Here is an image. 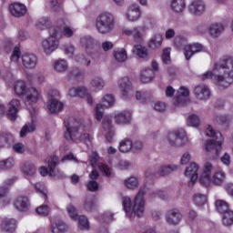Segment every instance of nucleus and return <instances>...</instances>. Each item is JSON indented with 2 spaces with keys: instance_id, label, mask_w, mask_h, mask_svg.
Here are the masks:
<instances>
[{
  "instance_id": "58836bf2",
  "label": "nucleus",
  "mask_w": 233,
  "mask_h": 233,
  "mask_svg": "<svg viewBox=\"0 0 233 233\" xmlns=\"http://www.w3.org/2000/svg\"><path fill=\"white\" fill-rule=\"evenodd\" d=\"M118 149L120 152H122V154H127V152L132 150V140L124 138L119 142Z\"/></svg>"
},
{
  "instance_id": "13d9d810",
  "label": "nucleus",
  "mask_w": 233,
  "mask_h": 233,
  "mask_svg": "<svg viewBox=\"0 0 233 233\" xmlns=\"http://www.w3.org/2000/svg\"><path fill=\"white\" fill-rule=\"evenodd\" d=\"M66 211L68 216L71 218V219H74L75 221L77 220V218L79 217V215H77V208H76L74 205L69 204L66 207Z\"/></svg>"
},
{
  "instance_id": "5701e85b",
  "label": "nucleus",
  "mask_w": 233,
  "mask_h": 233,
  "mask_svg": "<svg viewBox=\"0 0 233 233\" xmlns=\"http://www.w3.org/2000/svg\"><path fill=\"white\" fill-rule=\"evenodd\" d=\"M198 170H199V166L195 162L190 163L189 167L185 170L186 177L190 178V184L194 185L198 181Z\"/></svg>"
},
{
  "instance_id": "1a4fd4ad",
  "label": "nucleus",
  "mask_w": 233,
  "mask_h": 233,
  "mask_svg": "<svg viewBox=\"0 0 233 233\" xmlns=\"http://www.w3.org/2000/svg\"><path fill=\"white\" fill-rule=\"evenodd\" d=\"M57 97H59L58 90H50L48 92L49 104L47 108L51 114H57L63 110L64 105L61 103Z\"/></svg>"
},
{
  "instance_id": "e2e57ef3",
  "label": "nucleus",
  "mask_w": 233,
  "mask_h": 233,
  "mask_svg": "<svg viewBox=\"0 0 233 233\" xmlns=\"http://www.w3.org/2000/svg\"><path fill=\"white\" fill-rule=\"evenodd\" d=\"M102 127H103L105 132L114 130V126L112 125V119H110L108 117L104 118Z\"/></svg>"
},
{
  "instance_id": "603ef678",
  "label": "nucleus",
  "mask_w": 233,
  "mask_h": 233,
  "mask_svg": "<svg viewBox=\"0 0 233 233\" xmlns=\"http://www.w3.org/2000/svg\"><path fill=\"white\" fill-rule=\"evenodd\" d=\"M193 201L197 207H203L207 203V195L196 193L193 197Z\"/></svg>"
},
{
  "instance_id": "c85d7f7f",
  "label": "nucleus",
  "mask_w": 233,
  "mask_h": 233,
  "mask_svg": "<svg viewBox=\"0 0 233 233\" xmlns=\"http://www.w3.org/2000/svg\"><path fill=\"white\" fill-rule=\"evenodd\" d=\"M15 207L16 210L20 212H26L30 207V202H28V198L26 197H18L15 202Z\"/></svg>"
},
{
  "instance_id": "09e8293b",
  "label": "nucleus",
  "mask_w": 233,
  "mask_h": 233,
  "mask_svg": "<svg viewBox=\"0 0 233 233\" xmlns=\"http://www.w3.org/2000/svg\"><path fill=\"white\" fill-rule=\"evenodd\" d=\"M76 219L80 230H88L90 228V222H88V218L86 216H78Z\"/></svg>"
},
{
  "instance_id": "6ab92c4d",
  "label": "nucleus",
  "mask_w": 233,
  "mask_h": 233,
  "mask_svg": "<svg viewBox=\"0 0 233 233\" xmlns=\"http://www.w3.org/2000/svg\"><path fill=\"white\" fill-rule=\"evenodd\" d=\"M9 12L14 17H23L26 15V5L21 3H13L9 5Z\"/></svg>"
},
{
  "instance_id": "c756f323",
  "label": "nucleus",
  "mask_w": 233,
  "mask_h": 233,
  "mask_svg": "<svg viewBox=\"0 0 233 233\" xmlns=\"http://www.w3.org/2000/svg\"><path fill=\"white\" fill-rule=\"evenodd\" d=\"M218 72H219V71H214V73L212 71H207L204 75H202V79L203 80H205V79H214L215 83H216V86L220 90H223V88H228V86H219V79H218V77L219 76H223V75H221L219 73H218V75H217Z\"/></svg>"
},
{
  "instance_id": "5fc2aeb1",
  "label": "nucleus",
  "mask_w": 233,
  "mask_h": 233,
  "mask_svg": "<svg viewBox=\"0 0 233 233\" xmlns=\"http://www.w3.org/2000/svg\"><path fill=\"white\" fill-rule=\"evenodd\" d=\"M125 185L130 190H134V188H137V187H139V182L137 181V177H130L125 180Z\"/></svg>"
},
{
  "instance_id": "79ce46f5",
  "label": "nucleus",
  "mask_w": 233,
  "mask_h": 233,
  "mask_svg": "<svg viewBox=\"0 0 233 233\" xmlns=\"http://www.w3.org/2000/svg\"><path fill=\"white\" fill-rule=\"evenodd\" d=\"M70 97H85L86 96V87H73L68 90Z\"/></svg>"
},
{
  "instance_id": "4d7b16f0",
  "label": "nucleus",
  "mask_w": 233,
  "mask_h": 233,
  "mask_svg": "<svg viewBox=\"0 0 233 233\" xmlns=\"http://www.w3.org/2000/svg\"><path fill=\"white\" fill-rule=\"evenodd\" d=\"M14 165H15V162L12 157L0 161V168L2 170H7V168H13Z\"/></svg>"
},
{
  "instance_id": "774afa93",
  "label": "nucleus",
  "mask_w": 233,
  "mask_h": 233,
  "mask_svg": "<svg viewBox=\"0 0 233 233\" xmlns=\"http://www.w3.org/2000/svg\"><path fill=\"white\" fill-rule=\"evenodd\" d=\"M76 51V47L72 44H67L64 46V52L68 57H72L74 56V52Z\"/></svg>"
},
{
  "instance_id": "8fccbe9b",
  "label": "nucleus",
  "mask_w": 233,
  "mask_h": 233,
  "mask_svg": "<svg viewBox=\"0 0 233 233\" xmlns=\"http://www.w3.org/2000/svg\"><path fill=\"white\" fill-rule=\"evenodd\" d=\"M222 223L225 227H231L233 225V211H227L222 214Z\"/></svg>"
},
{
  "instance_id": "6e6552de",
  "label": "nucleus",
  "mask_w": 233,
  "mask_h": 233,
  "mask_svg": "<svg viewBox=\"0 0 233 233\" xmlns=\"http://www.w3.org/2000/svg\"><path fill=\"white\" fill-rule=\"evenodd\" d=\"M57 163H59V157L55 156L48 158L47 168L45 167H41L39 169L41 176L45 177L49 174L51 177H63V173H61L59 170L56 171V167H57Z\"/></svg>"
},
{
  "instance_id": "b1692460",
  "label": "nucleus",
  "mask_w": 233,
  "mask_h": 233,
  "mask_svg": "<svg viewBox=\"0 0 233 233\" xmlns=\"http://www.w3.org/2000/svg\"><path fill=\"white\" fill-rule=\"evenodd\" d=\"M17 228V221L14 218H5L1 223L2 232L14 233Z\"/></svg>"
},
{
  "instance_id": "052dcab7",
  "label": "nucleus",
  "mask_w": 233,
  "mask_h": 233,
  "mask_svg": "<svg viewBox=\"0 0 233 233\" xmlns=\"http://www.w3.org/2000/svg\"><path fill=\"white\" fill-rule=\"evenodd\" d=\"M200 123L201 120L199 119V116H198L197 115H191L187 117L188 127H199Z\"/></svg>"
},
{
  "instance_id": "bf43d9fd",
  "label": "nucleus",
  "mask_w": 233,
  "mask_h": 233,
  "mask_svg": "<svg viewBox=\"0 0 233 233\" xmlns=\"http://www.w3.org/2000/svg\"><path fill=\"white\" fill-rule=\"evenodd\" d=\"M36 214H38V216L46 218V216L50 214V207H48L47 205H42L36 208Z\"/></svg>"
},
{
  "instance_id": "4c0bfd02",
  "label": "nucleus",
  "mask_w": 233,
  "mask_h": 233,
  "mask_svg": "<svg viewBox=\"0 0 233 233\" xmlns=\"http://www.w3.org/2000/svg\"><path fill=\"white\" fill-rule=\"evenodd\" d=\"M223 30H225V27L221 24L215 23L209 26L208 33L211 37H219Z\"/></svg>"
},
{
  "instance_id": "2f4dec72",
  "label": "nucleus",
  "mask_w": 233,
  "mask_h": 233,
  "mask_svg": "<svg viewBox=\"0 0 233 233\" xmlns=\"http://www.w3.org/2000/svg\"><path fill=\"white\" fill-rule=\"evenodd\" d=\"M53 68L55 72L58 74H63V72H66L68 70V62L65 59H58L53 63Z\"/></svg>"
},
{
  "instance_id": "f3484780",
  "label": "nucleus",
  "mask_w": 233,
  "mask_h": 233,
  "mask_svg": "<svg viewBox=\"0 0 233 233\" xmlns=\"http://www.w3.org/2000/svg\"><path fill=\"white\" fill-rule=\"evenodd\" d=\"M25 104L26 106L35 105L41 99V91L36 88H30L25 94Z\"/></svg>"
},
{
  "instance_id": "20e7f679",
  "label": "nucleus",
  "mask_w": 233,
  "mask_h": 233,
  "mask_svg": "<svg viewBox=\"0 0 233 233\" xmlns=\"http://www.w3.org/2000/svg\"><path fill=\"white\" fill-rule=\"evenodd\" d=\"M148 26H154V18L147 16L144 18L143 25L135 26L133 29L124 27L122 28V34L132 35L135 43H143L145 37H147Z\"/></svg>"
},
{
  "instance_id": "6e6d98bb",
  "label": "nucleus",
  "mask_w": 233,
  "mask_h": 233,
  "mask_svg": "<svg viewBox=\"0 0 233 233\" xmlns=\"http://www.w3.org/2000/svg\"><path fill=\"white\" fill-rule=\"evenodd\" d=\"M98 168L106 177H114V172L106 164H99Z\"/></svg>"
},
{
  "instance_id": "39448f33",
  "label": "nucleus",
  "mask_w": 233,
  "mask_h": 233,
  "mask_svg": "<svg viewBox=\"0 0 233 233\" xmlns=\"http://www.w3.org/2000/svg\"><path fill=\"white\" fill-rule=\"evenodd\" d=\"M59 37H61V27H52L49 31V37L42 41V48L45 54L56 52L59 47Z\"/></svg>"
},
{
  "instance_id": "a878e982",
  "label": "nucleus",
  "mask_w": 233,
  "mask_h": 233,
  "mask_svg": "<svg viewBox=\"0 0 233 233\" xmlns=\"http://www.w3.org/2000/svg\"><path fill=\"white\" fill-rule=\"evenodd\" d=\"M53 28H61V35H63L65 37H74V29L66 25L65 20H58L56 25L53 26Z\"/></svg>"
},
{
  "instance_id": "7c9ffc66",
  "label": "nucleus",
  "mask_w": 233,
  "mask_h": 233,
  "mask_svg": "<svg viewBox=\"0 0 233 233\" xmlns=\"http://www.w3.org/2000/svg\"><path fill=\"white\" fill-rule=\"evenodd\" d=\"M161 45H163V35L159 33L155 34L148 42V46L152 50H157V48H161Z\"/></svg>"
},
{
  "instance_id": "69168bd1",
  "label": "nucleus",
  "mask_w": 233,
  "mask_h": 233,
  "mask_svg": "<svg viewBox=\"0 0 233 233\" xmlns=\"http://www.w3.org/2000/svg\"><path fill=\"white\" fill-rule=\"evenodd\" d=\"M81 76V72H79V68L74 67L71 70H69L67 77L68 79H77Z\"/></svg>"
},
{
  "instance_id": "c9c22d12",
  "label": "nucleus",
  "mask_w": 233,
  "mask_h": 233,
  "mask_svg": "<svg viewBox=\"0 0 233 233\" xmlns=\"http://www.w3.org/2000/svg\"><path fill=\"white\" fill-rule=\"evenodd\" d=\"M132 52L140 59H147L148 57V49L141 45L135 46Z\"/></svg>"
},
{
  "instance_id": "ea45409f",
  "label": "nucleus",
  "mask_w": 233,
  "mask_h": 233,
  "mask_svg": "<svg viewBox=\"0 0 233 233\" xmlns=\"http://www.w3.org/2000/svg\"><path fill=\"white\" fill-rule=\"evenodd\" d=\"M225 172H216L210 178V183H213V185H217L218 187H219V185H223V183H225Z\"/></svg>"
},
{
  "instance_id": "9d476101",
  "label": "nucleus",
  "mask_w": 233,
  "mask_h": 233,
  "mask_svg": "<svg viewBox=\"0 0 233 233\" xmlns=\"http://www.w3.org/2000/svg\"><path fill=\"white\" fill-rule=\"evenodd\" d=\"M167 141L171 147H183L187 143L185 131H174L167 134Z\"/></svg>"
},
{
  "instance_id": "dca6fc26",
  "label": "nucleus",
  "mask_w": 233,
  "mask_h": 233,
  "mask_svg": "<svg viewBox=\"0 0 233 233\" xmlns=\"http://www.w3.org/2000/svg\"><path fill=\"white\" fill-rule=\"evenodd\" d=\"M212 172H214V166H212L210 162H207L199 177V182L201 185L204 187L210 186V176Z\"/></svg>"
},
{
  "instance_id": "de8ad7c7",
  "label": "nucleus",
  "mask_w": 233,
  "mask_h": 233,
  "mask_svg": "<svg viewBox=\"0 0 233 233\" xmlns=\"http://www.w3.org/2000/svg\"><path fill=\"white\" fill-rule=\"evenodd\" d=\"M152 79H154V71L151 69H145L141 72L140 81H142V83H150Z\"/></svg>"
},
{
  "instance_id": "aec40b11",
  "label": "nucleus",
  "mask_w": 233,
  "mask_h": 233,
  "mask_svg": "<svg viewBox=\"0 0 233 233\" xmlns=\"http://www.w3.org/2000/svg\"><path fill=\"white\" fill-rule=\"evenodd\" d=\"M194 94L197 99L205 101L210 97V88L206 85H198L195 86Z\"/></svg>"
},
{
  "instance_id": "4468645a",
  "label": "nucleus",
  "mask_w": 233,
  "mask_h": 233,
  "mask_svg": "<svg viewBox=\"0 0 233 233\" xmlns=\"http://www.w3.org/2000/svg\"><path fill=\"white\" fill-rule=\"evenodd\" d=\"M118 86L125 99H128V97L132 96V82H130V78L127 76L122 77L120 80H118Z\"/></svg>"
},
{
  "instance_id": "ddd939ff",
  "label": "nucleus",
  "mask_w": 233,
  "mask_h": 233,
  "mask_svg": "<svg viewBox=\"0 0 233 233\" xmlns=\"http://www.w3.org/2000/svg\"><path fill=\"white\" fill-rule=\"evenodd\" d=\"M207 10V5L203 0H193L188 5V12L192 14V15H202L205 14Z\"/></svg>"
},
{
  "instance_id": "473e14b6",
  "label": "nucleus",
  "mask_w": 233,
  "mask_h": 233,
  "mask_svg": "<svg viewBox=\"0 0 233 233\" xmlns=\"http://www.w3.org/2000/svg\"><path fill=\"white\" fill-rule=\"evenodd\" d=\"M116 125H128L130 123V112H120L115 116Z\"/></svg>"
},
{
  "instance_id": "f03ea898",
  "label": "nucleus",
  "mask_w": 233,
  "mask_h": 233,
  "mask_svg": "<svg viewBox=\"0 0 233 233\" xmlns=\"http://www.w3.org/2000/svg\"><path fill=\"white\" fill-rule=\"evenodd\" d=\"M64 124L66 127L64 137L67 141H72L78 137L80 141H83L86 145L92 143V139H94V137L86 132V126L85 125V122L65 120Z\"/></svg>"
},
{
  "instance_id": "3c124183",
  "label": "nucleus",
  "mask_w": 233,
  "mask_h": 233,
  "mask_svg": "<svg viewBox=\"0 0 233 233\" xmlns=\"http://www.w3.org/2000/svg\"><path fill=\"white\" fill-rule=\"evenodd\" d=\"M216 208L220 214H225V212H230V209L228 208V203H227V201L225 200H217Z\"/></svg>"
},
{
  "instance_id": "864d4df0",
  "label": "nucleus",
  "mask_w": 233,
  "mask_h": 233,
  "mask_svg": "<svg viewBox=\"0 0 233 233\" xmlns=\"http://www.w3.org/2000/svg\"><path fill=\"white\" fill-rule=\"evenodd\" d=\"M114 56L118 63H125L128 57L125 49H117L114 52Z\"/></svg>"
},
{
  "instance_id": "a18cd8bd",
  "label": "nucleus",
  "mask_w": 233,
  "mask_h": 233,
  "mask_svg": "<svg viewBox=\"0 0 233 233\" xmlns=\"http://www.w3.org/2000/svg\"><path fill=\"white\" fill-rule=\"evenodd\" d=\"M83 207L86 212H96L97 210V205L94 198H86Z\"/></svg>"
},
{
  "instance_id": "423d86ee",
  "label": "nucleus",
  "mask_w": 233,
  "mask_h": 233,
  "mask_svg": "<svg viewBox=\"0 0 233 233\" xmlns=\"http://www.w3.org/2000/svg\"><path fill=\"white\" fill-rule=\"evenodd\" d=\"M206 136L208 137H213L211 140H207L206 142V150L207 152H212L215 150L217 156H219L221 152V145H223V135L219 131H214L211 126H208Z\"/></svg>"
},
{
  "instance_id": "7ed1b4c3",
  "label": "nucleus",
  "mask_w": 233,
  "mask_h": 233,
  "mask_svg": "<svg viewBox=\"0 0 233 233\" xmlns=\"http://www.w3.org/2000/svg\"><path fill=\"white\" fill-rule=\"evenodd\" d=\"M218 72L223 74L222 76H218L219 86H230L233 83V57L223 56L214 65L213 72Z\"/></svg>"
},
{
  "instance_id": "37998d69",
  "label": "nucleus",
  "mask_w": 233,
  "mask_h": 233,
  "mask_svg": "<svg viewBox=\"0 0 233 233\" xmlns=\"http://www.w3.org/2000/svg\"><path fill=\"white\" fill-rule=\"evenodd\" d=\"M32 132H35V123H34V121L25 124L22 127L20 130V137H26V135L32 134Z\"/></svg>"
},
{
  "instance_id": "e433bc0d",
  "label": "nucleus",
  "mask_w": 233,
  "mask_h": 233,
  "mask_svg": "<svg viewBox=\"0 0 233 233\" xmlns=\"http://www.w3.org/2000/svg\"><path fill=\"white\" fill-rule=\"evenodd\" d=\"M21 170L27 177H32L35 174V166L32 162H25L21 167Z\"/></svg>"
},
{
  "instance_id": "a19ab883",
  "label": "nucleus",
  "mask_w": 233,
  "mask_h": 233,
  "mask_svg": "<svg viewBox=\"0 0 233 233\" xmlns=\"http://www.w3.org/2000/svg\"><path fill=\"white\" fill-rule=\"evenodd\" d=\"M66 224L63 221H56L51 224L52 233H65L66 232Z\"/></svg>"
},
{
  "instance_id": "393cba45",
  "label": "nucleus",
  "mask_w": 233,
  "mask_h": 233,
  "mask_svg": "<svg viewBox=\"0 0 233 233\" xmlns=\"http://www.w3.org/2000/svg\"><path fill=\"white\" fill-rule=\"evenodd\" d=\"M89 88L92 92H101L105 88V80L100 76H95L90 80Z\"/></svg>"
},
{
  "instance_id": "412c9836",
  "label": "nucleus",
  "mask_w": 233,
  "mask_h": 233,
  "mask_svg": "<svg viewBox=\"0 0 233 233\" xmlns=\"http://www.w3.org/2000/svg\"><path fill=\"white\" fill-rule=\"evenodd\" d=\"M203 51V45L199 43L187 45L184 47V55L186 59L188 61L194 54H198Z\"/></svg>"
},
{
  "instance_id": "f257e3e1",
  "label": "nucleus",
  "mask_w": 233,
  "mask_h": 233,
  "mask_svg": "<svg viewBox=\"0 0 233 233\" xmlns=\"http://www.w3.org/2000/svg\"><path fill=\"white\" fill-rule=\"evenodd\" d=\"M147 194V187L139 188L138 193L135 197L133 206L132 199L129 197H122V205L126 212V216L129 219H134L136 216L141 218L145 214V195Z\"/></svg>"
},
{
  "instance_id": "c03bdc74",
  "label": "nucleus",
  "mask_w": 233,
  "mask_h": 233,
  "mask_svg": "<svg viewBox=\"0 0 233 233\" xmlns=\"http://www.w3.org/2000/svg\"><path fill=\"white\" fill-rule=\"evenodd\" d=\"M80 45L86 48V51L92 50L94 48V38L88 35L82 36L80 38Z\"/></svg>"
},
{
  "instance_id": "2eb2a0df",
  "label": "nucleus",
  "mask_w": 233,
  "mask_h": 233,
  "mask_svg": "<svg viewBox=\"0 0 233 233\" xmlns=\"http://www.w3.org/2000/svg\"><path fill=\"white\" fill-rule=\"evenodd\" d=\"M21 110V101L14 98L8 104L7 117L10 121L17 119V113Z\"/></svg>"
},
{
  "instance_id": "4be33fe9",
  "label": "nucleus",
  "mask_w": 233,
  "mask_h": 233,
  "mask_svg": "<svg viewBox=\"0 0 233 233\" xmlns=\"http://www.w3.org/2000/svg\"><path fill=\"white\" fill-rule=\"evenodd\" d=\"M22 63L25 68L34 70L37 66V56L34 54H25L22 56Z\"/></svg>"
},
{
  "instance_id": "f8f14e48",
  "label": "nucleus",
  "mask_w": 233,
  "mask_h": 233,
  "mask_svg": "<svg viewBox=\"0 0 233 233\" xmlns=\"http://www.w3.org/2000/svg\"><path fill=\"white\" fill-rule=\"evenodd\" d=\"M177 96L173 99L175 106H185L187 105V97L190 96V91L185 86H181L177 92Z\"/></svg>"
},
{
  "instance_id": "49530a36",
  "label": "nucleus",
  "mask_w": 233,
  "mask_h": 233,
  "mask_svg": "<svg viewBox=\"0 0 233 233\" xmlns=\"http://www.w3.org/2000/svg\"><path fill=\"white\" fill-rule=\"evenodd\" d=\"M174 170H177V167L176 165L161 166L158 168L157 174L161 177L168 176V174H170V172H174Z\"/></svg>"
},
{
  "instance_id": "f704fd0d",
  "label": "nucleus",
  "mask_w": 233,
  "mask_h": 233,
  "mask_svg": "<svg viewBox=\"0 0 233 233\" xmlns=\"http://www.w3.org/2000/svg\"><path fill=\"white\" fill-rule=\"evenodd\" d=\"M15 94L21 97V96H25L28 90L26 89V82L23 80H18L15 83L14 86Z\"/></svg>"
},
{
  "instance_id": "bb28decb",
  "label": "nucleus",
  "mask_w": 233,
  "mask_h": 233,
  "mask_svg": "<svg viewBox=\"0 0 233 233\" xmlns=\"http://www.w3.org/2000/svg\"><path fill=\"white\" fill-rule=\"evenodd\" d=\"M181 218H183V216L179 213V210L171 209L167 212L166 221H167L169 225H177V223L181 221Z\"/></svg>"
},
{
  "instance_id": "72a5a7b5",
  "label": "nucleus",
  "mask_w": 233,
  "mask_h": 233,
  "mask_svg": "<svg viewBox=\"0 0 233 233\" xmlns=\"http://www.w3.org/2000/svg\"><path fill=\"white\" fill-rule=\"evenodd\" d=\"M171 10L177 14H181L187 8L185 0H171L170 2Z\"/></svg>"
},
{
  "instance_id": "338daca9",
  "label": "nucleus",
  "mask_w": 233,
  "mask_h": 233,
  "mask_svg": "<svg viewBox=\"0 0 233 233\" xmlns=\"http://www.w3.org/2000/svg\"><path fill=\"white\" fill-rule=\"evenodd\" d=\"M19 57H21V49L15 46L11 56V61H13V63H17V61H19Z\"/></svg>"
},
{
  "instance_id": "9b49d317",
  "label": "nucleus",
  "mask_w": 233,
  "mask_h": 233,
  "mask_svg": "<svg viewBox=\"0 0 233 233\" xmlns=\"http://www.w3.org/2000/svg\"><path fill=\"white\" fill-rule=\"evenodd\" d=\"M114 105V96L112 95H106L102 99L101 104H97L96 106V117L97 121L103 119V110L105 108H110Z\"/></svg>"
},
{
  "instance_id": "a211bd4d",
  "label": "nucleus",
  "mask_w": 233,
  "mask_h": 233,
  "mask_svg": "<svg viewBox=\"0 0 233 233\" xmlns=\"http://www.w3.org/2000/svg\"><path fill=\"white\" fill-rule=\"evenodd\" d=\"M126 17L128 19V21H131L132 23H136V21H139V18L141 17V8L139 7V5L133 4L128 6L127 12L126 13Z\"/></svg>"
},
{
  "instance_id": "cd10ccee",
  "label": "nucleus",
  "mask_w": 233,
  "mask_h": 233,
  "mask_svg": "<svg viewBox=\"0 0 233 233\" xmlns=\"http://www.w3.org/2000/svg\"><path fill=\"white\" fill-rule=\"evenodd\" d=\"M14 145V136L10 133H0V148H8Z\"/></svg>"
},
{
  "instance_id": "680f3d73",
  "label": "nucleus",
  "mask_w": 233,
  "mask_h": 233,
  "mask_svg": "<svg viewBox=\"0 0 233 233\" xmlns=\"http://www.w3.org/2000/svg\"><path fill=\"white\" fill-rule=\"evenodd\" d=\"M48 19L46 18H40L36 24H35V26L37 28V30H45L46 28H48Z\"/></svg>"
},
{
  "instance_id": "0eeeda50",
  "label": "nucleus",
  "mask_w": 233,
  "mask_h": 233,
  "mask_svg": "<svg viewBox=\"0 0 233 233\" xmlns=\"http://www.w3.org/2000/svg\"><path fill=\"white\" fill-rule=\"evenodd\" d=\"M96 26L99 34H110L116 27V19L114 18V15L108 12L102 13L96 18Z\"/></svg>"
},
{
  "instance_id": "0e129e2a",
  "label": "nucleus",
  "mask_w": 233,
  "mask_h": 233,
  "mask_svg": "<svg viewBox=\"0 0 233 233\" xmlns=\"http://www.w3.org/2000/svg\"><path fill=\"white\" fill-rule=\"evenodd\" d=\"M170 48H165L162 54V61L165 65H170Z\"/></svg>"
}]
</instances>
